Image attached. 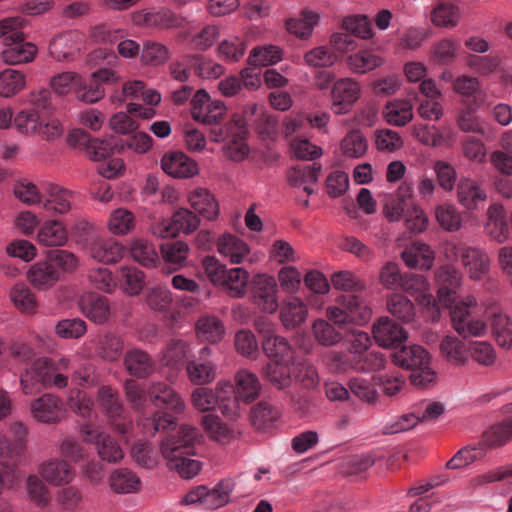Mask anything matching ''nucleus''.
Masks as SVG:
<instances>
[{
    "instance_id": "1",
    "label": "nucleus",
    "mask_w": 512,
    "mask_h": 512,
    "mask_svg": "<svg viewBox=\"0 0 512 512\" xmlns=\"http://www.w3.org/2000/svg\"><path fill=\"white\" fill-rule=\"evenodd\" d=\"M71 362V358L67 355H61L57 358L37 357L20 372L21 392L25 396H32L47 389L62 390L67 388Z\"/></svg>"
},
{
    "instance_id": "2",
    "label": "nucleus",
    "mask_w": 512,
    "mask_h": 512,
    "mask_svg": "<svg viewBox=\"0 0 512 512\" xmlns=\"http://www.w3.org/2000/svg\"><path fill=\"white\" fill-rule=\"evenodd\" d=\"M197 438L195 427L182 425L177 435L166 437L161 444V452L169 468L184 479L195 477L201 470V462L190 458Z\"/></svg>"
},
{
    "instance_id": "3",
    "label": "nucleus",
    "mask_w": 512,
    "mask_h": 512,
    "mask_svg": "<svg viewBox=\"0 0 512 512\" xmlns=\"http://www.w3.org/2000/svg\"><path fill=\"white\" fill-rule=\"evenodd\" d=\"M440 252L447 262H457L460 259L468 278L472 281H480L490 272L491 261L482 248L461 241L447 240L441 244Z\"/></svg>"
},
{
    "instance_id": "4",
    "label": "nucleus",
    "mask_w": 512,
    "mask_h": 512,
    "mask_svg": "<svg viewBox=\"0 0 512 512\" xmlns=\"http://www.w3.org/2000/svg\"><path fill=\"white\" fill-rule=\"evenodd\" d=\"M392 359L397 366L412 370L410 379L415 386L427 387L436 379L431 368V356L420 345L403 346L392 354Z\"/></svg>"
},
{
    "instance_id": "5",
    "label": "nucleus",
    "mask_w": 512,
    "mask_h": 512,
    "mask_svg": "<svg viewBox=\"0 0 512 512\" xmlns=\"http://www.w3.org/2000/svg\"><path fill=\"white\" fill-rule=\"evenodd\" d=\"M477 306V299L473 295H466L450 306H445L450 310L452 328L463 338H478L487 334L488 326L485 320L473 317V310Z\"/></svg>"
},
{
    "instance_id": "6",
    "label": "nucleus",
    "mask_w": 512,
    "mask_h": 512,
    "mask_svg": "<svg viewBox=\"0 0 512 512\" xmlns=\"http://www.w3.org/2000/svg\"><path fill=\"white\" fill-rule=\"evenodd\" d=\"M67 145L82 152L89 160L99 162L110 157L118 148L116 140L100 138L89 130H69L66 136Z\"/></svg>"
},
{
    "instance_id": "7",
    "label": "nucleus",
    "mask_w": 512,
    "mask_h": 512,
    "mask_svg": "<svg viewBox=\"0 0 512 512\" xmlns=\"http://www.w3.org/2000/svg\"><path fill=\"white\" fill-rule=\"evenodd\" d=\"M96 402L116 432L127 434L131 430L132 420L127 416L115 388L110 385L100 386L97 390Z\"/></svg>"
},
{
    "instance_id": "8",
    "label": "nucleus",
    "mask_w": 512,
    "mask_h": 512,
    "mask_svg": "<svg viewBox=\"0 0 512 512\" xmlns=\"http://www.w3.org/2000/svg\"><path fill=\"white\" fill-rule=\"evenodd\" d=\"M404 292L415 298L427 319L438 322L441 317L440 306L430 293V283L423 275L405 273L400 287Z\"/></svg>"
},
{
    "instance_id": "9",
    "label": "nucleus",
    "mask_w": 512,
    "mask_h": 512,
    "mask_svg": "<svg viewBox=\"0 0 512 512\" xmlns=\"http://www.w3.org/2000/svg\"><path fill=\"white\" fill-rule=\"evenodd\" d=\"M235 381V396L231 400V405L225 404L224 415L231 419L240 416V402L250 404L254 402L261 390V383L256 374L247 370L241 369L236 372L234 376Z\"/></svg>"
},
{
    "instance_id": "10",
    "label": "nucleus",
    "mask_w": 512,
    "mask_h": 512,
    "mask_svg": "<svg viewBox=\"0 0 512 512\" xmlns=\"http://www.w3.org/2000/svg\"><path fill=\"white\" fill-rule=\"evenodd\" d=\"M190 105L193 120L202 125L220 124L227 110L221 100L212 99L204 89L193 94Z\"/></svg>"
},
{
    "instance_id": "11",
    "label": "nucleus",
    "mask_w": 512,
    "mask_h": 512,
    "mask_svg": "<svg viewBox=\"0 0 512 512\" xmlns=\"http://www.w3.org/2000/svg\"><path fill=\"white\" fill-rule=\"evenodd\" d=\"M31 417L38 423L56 424L66 416V408L60 396L46 392L31 400L29 404Z\"/></svg>"
},
{
    "instance_id": "12",
    "label": "nucleus",
    "mask_w": 512,
    "mask_h": 512,
    "mask_svg": "<svg viewBox=\"0 0 512 512\" xmlns=\"http://www.w3.org/2000/svg\"><path fill=\"white\" fill-rule=\"evenodd\" d=\"M456 262H448L440 265L434 273V278L438 284L437 303L445 306L456 302L455 295L462 286L463 273L455 265Z\"/></svg>"
},
{
    "instance_id": "13",
    "label": "nucleus",
    "mask_w": 512,
    "mask_h": 512,
    "mask_svg": "<svg viewBox=\"0 0 512 512\" xmlns=\"http://www.w3.org/2000/svg\"><path fill=\"white\" fill-rule=\"evenodd\" d=\"M329 364L336 371L354 369L362 372H371L384 368L385 359L382 353L376 351L364 353L359 357H353L352 360H349L347 355L342 352H331L329 354Z\"/></svg>"
},
{
    "instance_id": "14",
    "label": "nucleus",
    "mask_w": 512,
    "mask_h": 512,
    "mask_svg": "<svg viewBox=\"0 0 512 512\" xmlns=\"http://www.w3.org/2000/svg\"><path fill=\"white\" fill-rule=\"evenodd\" d=\"M81 434L85 442L96 444L102 460L116 463L123 459V450L109 434L99 432L90 424L81 427Z\"/></svg>"
},
{
    "instance_id": "15",
    "label": "nucleus",
    "mask_w": 512,
    "mask_h": 512,
    "mask_svg": "<svg viewBox=\"0 0 512 512\" xmlns=\"http://www.w3.org/2000/svg\"><path fill=\"white\" fill-rule=\"evenodd\" d=\"M81 313L91 322L103 325L110 321L113 315L110 300L95 292H86L78 301Z\"/></svg>"
},
{
    "instance_id": "16",
    "label": "nucleus",
    "mask_w": 512,
    "mask_h": 512,
    "mask_svg": "<svg viewBox=\"0 0 512 512\" xmlns=\"http://www.w3.org/2000/svg\"><path fill=\"white\" fill-rule=\"evenodd\" d=\"M247 130H211L210 138L214 142H223L224 155L233 161H242L249 153L246 143Z\"/></svg>"
},
{
    "instance_id": "17",
    "label": "nucleus",
    "mask_w": 512,
    "mask_h": 512,
    "mask_svg": "<svg viewBox=\"0 0 512 512\" xmlns=\"http://www.w3.org/2000/svg\"><path fill=\"white\" fill-rule=\"evenodd\" d=\"M217 252L231 264L253 262L249 245L232 233H223L216 240Z\"/></svg>"
},
{
    "instance_id": "18",
    "label": "nucleus",
    "mask_w": 512,
    "mask_h": 512,
    "mask_svg": "<svg viewBox=\"0 0 512 512\" xmlns=\"http://www.w3.org/2000/svg\"><path fill=\"white\" fill-rule=\"evenodd\" d=\"M119 76L112 69L101 68L95 71L87 83L78 84L77 98L86 103H94L102 99L105 94L104 83H116Z\"/></svg>"
},
{
    "instance_id": "19",
    "label": "nucleus",
    "mask_w": 512,
    "mask_h": 512,
    "mask_svg": "<svg viewBox=\"0 0 512 512\" xmlns=\"http://www.w3.org/2000/svg\"><path fill=\"white\" fill-rule=\"evenodd\" d=\"M255 304L266 313H274L278 308L277 284L272 276L258 274L253 280Z\"/></svg>"
},
{
    "instance_id": "20",
    "label": "nucleus",
    "mask_w": 512,
    "mask_h": 512,
    "mask_svg": "<svg viewBox=\"0 0 512 512\" xmlns=\"http://www.w3.org/2000/svg\"><path fill=\"white\" fill-rule=\"evenodd\" d=\"M161 167L167 175L178 179L192 178L200 171L198 163L181 151L164 154Z\"/></svg>"
},
{
    "instance_id": "21",
    "label": "nucleus",
    "mask_w": 512,
    "mask_h": 512,
    "mask_svg": "<svg viewBox=\"0 0 512 512\" xmlns=\"http://www.w3.org/2000/svg\"><path fill=\"white\" fill-rule=\"evenodd\" d=\"M360 97V85L352 78H342L332 89V109L336 114L346 113Z\"/></svg>"
},
{
    "instance_id": "22",
    "label": "nucleus",
    "mask_w": 512,
    "mask_h": 512,
    "mask_svg": "<svg viewBox=\"0 0 512 512\" xmlns=\"http://www.w3.org/2000/svg\"><path fill=\"white\" fill-rule=\"evenodd\" d=\"M125 251V246L112 237L95 239L89 246L91 258L106 265L120 262L125 255Z\"/></svg>"
},
{
    "instance_id": "23",
    "label": "nucleus",
    "mask_w": 512,
    "mask_h": 512,
    "mask_svg": "<svg viewBox=\"0 0 512 512\" xmlns=\"http://www.w3.org/2000/svg\"><path fill=\"white\" fill-rule=\"evenodd\" d=\"M441 358L454 367L466 366L469 362V341L456 335H446L439 343Z\"/></svg>"
},
{
    "instance_id": "24",
    "label": "nucleus",
    "mask_w": 512,
    "mask_h": 512,
    "mask_svg": "<svg viewBox=\"0 0 512 512\" xmlns=\"http://www.w3.org/2000/svg\"><path fill=\"white\" fill-rule=\"evenodd\" d=\"M27 281L39 291H47L61 280L58 269L48 260L32 264L26 273Z\"/></svg>"
},
{
    "instance_id": "25",
    "label": "nucleus",
    "mask_w": 512,
    "mask_h": 512,
    "mask_svg": "<svg viewBox=\"0 0 512 512\" xmlns=\"http://www.w3.org/2000/svg\"><path fill=\"white\" fill-rule=\"evenodd\" d=\"M372 332L375 341L382 347H392L408 338L407 331L387 316L380 317L373 324Z\"/></svg>"
},
{
    "instance_id": "26",
    "label": "nucleus",
    "mask_w": 512,
    "mask_h": 512,
    "mask_svg": "<svg viewBox=\"0 0 512 512\" xmlns=\"http://www.w3.org/2000/svg\"><path fill=\"white\" fill-rule=\"evenodd\" d=\"M187 201L194 212L208 221H215L219 216V203L207 188L197 187L189 191Z\"/></svg>"
},
{
    "instance_id": "27",
    "label": "nucleus",
    "mask_w": 512,
    "mask_h": 512,
    "mask_svg": "<svg viewBox=\"0 0 512 512\" xmlns=\"http://www.w3.org/2000/svg\"><path fill=\"white\" fill-rule=\"evenodd\" d=\"M74 193L57 184H49L42 199V208L53 215H65L72 210Z\"/></svg>"
},
{
    "instance_id": "28",
    "label": "nucleus",
    "mask_w": 512,
    "mask_h": 512,
    "mask_svg": "<svg viewBox=\"0 0 512 512\" xmlns=\"http://www.w3.org/2000/svg\"><path fill=\"white\" fill-rule=\"evenodd\" d=\"M211 349L203 347L199 352V361H189L186 365L187 377L195 385L209 384L216 378V364L208 357L211 355Z\"/></svg>"
},
{
    "instance_id": "29",
    "label": "nucleus",
    "mask_w": 512,
    "mask_h": 512,
    "mask_svg": "<svg viewBox=\"0 0 512 512\" xmlns=\"http://www.w3.org/2000/svg\"><path fill=\"white\" fill-rule=\"evenodd\" d=\"M148 395L156 406L164 407L175 414H181L185 411L186 405L179 393L166 383H153Z\"/></svg>"
},
{
    "instance_id": "30",
    "label": "nucleus",
    "mask_w": 512,
    "mask_h": 512,
    "mask_svg": "<svg viewBox=\"0 0 512 512\" xmlns=\"http://www.w3.org/2000/svg\"><path fill=\"white\" fill-rule=\"evenodd\" d=\"M401 259L410 269L428 271L434 265L435 252L428 244L415 241L402 251Z\"/></svg>"
},
{
    "instance_id": "31",
    "label": "nucleus",
    "mask_w": 512,
    "mask_h": 512,
    "mask_svg": "<svg viewBox=\"0 0 512 512\" xmlns=\"http://www.w3.org/2000/svg\"><path fill=\"white\" fill-rule=\"evenodd\" d=\"M69 233L63 221L48 219L38 228L36 241L44 247H62L67 244Z\"/></svg>"
},
{
    "instance_id": "32",
    "label": "nucleus",
    "mask_w": 512,
    "mask_h": 512,
    "mask_svg": "<svg viewBox=\"0 0 512 512\" xmlns=\"http://www.w3.org/2000/svg\"><path fill=\"white\" fill-rule=\"evenodd\" d=\"M453 90L462 97V103H472L474 108H480L486 99V92L477 77L458 76L453 81Z\"/></svg>"
},
{
    "instance_id": "33",
    "label": "nucleus",
    "mask_w": 512,
    "mask_h": 512,
    "mask_svg": "<svg viewBox=\"0 0 512 512\" xmlns=\"http://www.w3.org/2000/svg\"><path fill=\"white\" fill-rule=\"evenodd\" d=\"M13 307L23 315H35L39 303L36 294L23 282L15 283L8 292Z\"/></svg>"
},
{
    "instance_id": "34",
    "label": "nucleus",
    "mask_w": 512,
    "mask_h": 512,
    "mask_svg": "<svg viewBox=\"0 0 512 512\" xmlns=\"http://www.w3.org/2000/svg\"><path fill=\"white\" fill-rule=\"evenodd\" d=\"M88 343H92L95 346V354L98 357L108 362L118 361L124 349L123 338L112 332L99 335L96 339L90 340Z\"/></svg>"
},
{
    "instance_id": "35",
    "label": "nucleus",
    "mask_w": 512,
    "mask_h": 512,
    "mask_svg": "<svg viewBox=\"0 0 512 512\" xmlns=\"http://www.w3.org/2000/svg\"><path fill=\"white\" fill-rule=\"evenodd\" d=\"M38 472L48 483L55 486L68 484L75 476L73 467L65 460L59 459L44 462Z\"/></svg>"
},
{
    "instance_id": "36",
    "label": "nucleus",
    "mask_w": 512,
    "mask_h": 512,
    "mask_svg": "<svg viewBox=\"0 0 512 512\" xmlns=\"http://www.w3.org/2000/svg\"><path fill=\"white\" fill-rule=\"evenodd\" d=\"M308 317L306 304L298 297H288L280 306V320L288 329H295L302 325Z\"/></svg>"
},
{
    "instance_id": "37",
    "label": "nucleus",
    "mask_w": 512,
    "mask_h": 512,
    "mask_svg": "<svg viewBox=\"0 0 512 512\" xmlns=\"http://www.w3.org/2000/svg\"><path fill=\"white\" fill-rule=\"evenodd\" d=\"M487 221L484 225L485 232L489 237L498 243L508 239L509 227L501 204H492L487 210Z\"/></svg>"
},
{
    "instance_id": "38",
    "label": "nucleus",
    "mask_w": 512,
    "mask_h": 512,
    "mask_svg": "<svg viewBox=\"0 0 512 512\" xmlns=\"http://www.w3.org/2000/svg\"><path fill=\"white\" fill-rule=\"evenodd\" d=\"M116 288L118 287L128 296H137L145 285V274L135 266H122L119 268L116 277Z\"/></svg>"
},
{
    "instance_id": "39",
    "label": "nucleus",
    "mask_w": 512,
    "mask_h": 512,
    "mask_svg": "<svg viewBox=\"0 0 512 512\" xmlns=\"http://www.w3.org/2000/svg\"><path fill=\"white\" fill-rule=\"evenodd\" d=\"M6 48L1 52L3 61L10 65L30 62L37 53V47L24 41V38H18L3 44Z\"/></svg>"
},
{
    "instance_id": "40",
    "label": "nucleus",
    "mask_w": 512,
    "mask_h": 512,
    "mask_svg": "<svg viewBox=\"0 0 512 512\" xmlns=\"http://www.w3.org/2000/svg\"><path fill=\"white\" fill-rule=\"evenodd\" d=\"M123 362L126 371L136 378H146L154 371V363L149 354L138 348L127 350Z\"/></svg>"
},
{
    "instance_id": "41",
    "label": "nucleus",
    "mask_w": 512,
    "mask_h": 512,
    "mask_svg": "<svg viewBox=\"0 0 512 512\" xmlns=\"http://www.w3.org/2000/svg\"><path fill=\"white\" fill-rule=\"evenodd\" d=\"M155 115L152 107H143L140 104L130 103L127 112L116 113L111 119V128H139L137 119H151Z\"/></svg>"
},
{
    "instance_id": "42",
    "label": "nucleus",
    "mask_w": 512,
    "mask_h": 512,
    "mask_svg": "<svg viewBox=\"0 0 512 512\" xmlns=\"http://www.w3.org/2000/svg\"><path fill=\"white\" fill-rule=\"evenodd\" d=\"M457 199L467 210H475L486 201L487 193L476 181L462 178L457 185Z\"/></svg>"
},
{
    "instance_id": "43",
    "label": "nucleus",
    "mask_w": 512,
    "mask_h": 512,
    "mask_svg": "<svg viewBox=\"0 0 512 512\" xmlns=\"http://www.w3.org/2000/svg\"><path fill=\"white\" fill-rule=\"evenodd\" d=\"M117 132V151L127 148L135 153L143 154L152 147V138L142 130H117Z\"/></svg>"
},
{
    "instance_id": "44",
    "label": "nucleus",
    "mask_w": 512,
    "mask_h": 512,
    "mask_svg": "<svg viewBox=\"0 0 512 512\" xmlns=\"http://www.w3.org/2000/svg\"><path fill=\"white\" fill-rule=\"evenodd\" d=\"M336 303L347 309L352 324L365 325L372 317V308L357 295H341Z\"/></svg>"
},
{
    "instance_id": "45",
    "label": "nucleus",
    "mask_w": 512,
    "mask_h": 512,
    "mask_svg": "<svg viewBox=\"0 0 512 512\" xmlns=\"http://www.w3.org/2000/svg\"><path fill=\"white\" fill-rule=\"evenodd\" d=\"M321 166L318 164L298 165L288 173V181L291 186L303 188L308 194L313 193V185L316 184Z\"/></svg>"
},
{
    "instance_id": "46",
    "label": "nucleus",
    "mask_w": 512,
    "mask_h": 512,
    "mask_svg": "<svg viewBox=\"0 0 512 512\" xmlns=\"http://www.w3.org/2000/svg\"><path fill=\"white\" fill-rule=\"evenodd\" d=\"M109 484L117 494L136 493L141 489L140 478L128 468L115 469L109 476Z\"/></svg>"
},
{
    "instance_id": "47",
    "label": "nucleus",
    "mask_w": 512,
    "mask_h": 512,
    "mask_svg": "<svg viewBox=\"0 0 512 512\" xmlns=\"http://www.w3.org/2000/svg\"><path fill=\"white\" fill-rule=\"evenodd\" d=\"M387 311L398 321L408 324L415 319L416 311L413 302L401 293H392L386 299Z\"/></svg>"
},
{
    "instance_id": "48",
    "label": "nucleus",
    "mask_w": 512,
    "mask_h": 512,
    "mask_svg": "<svg viewBox=\"0 0 512 512\" xmlns=\"http://www.w3.org/2000/svg\"><path fill=\"white\" fill-rule=\"evenodd\" d=\"M262 349L271 362L293 361L294 350L289 341L280 335L262 339Z\"/></svg>"
},
{
    "instance_id": "49",
    "label": "nucleus",
    "mask_w": 512,
    "mask_h": 512,
    "mask_svg": "<svg viewBox=\"0 0 512 512\" xmlns=\"http://www.w3.org/2000/svg\"><path fill=\"white\" fill-rule=\"evenodd\" d=\"M221 288L232 298H242L248 288L249 272L241 267L229 268Z\"/></svg>"
},
{
    "instance_id": "50",
    "label": "nucleus",
    "mask_w": 512,
    "mask_h": 512,
    "mask_svg": "<svg viewBox=\"0 0 512 512\" xmlns=\"http://www.w3.org/2000/svg\"><path fill=\"white\" fill-rule=\"evenodd\" d=\"M196 334L202 341L217 343L225 335L223 322L216 316H202L196 322Z\"/></svg>"
},
{
    "instance_id": "51",
    "label": "nucleus",
    "mask_w": 512,
    "mask_h": 512,
    "mask_svg": "<svg viewBox=\"0 0 512 512\" xmlns=\"http://www.w3.org/2000/svg\"><path fill=\"white\" fill-rule=\"evenodd\" d=\"M202 426L212 439L221 443H229L239 435L234 426L221 422L219 417L212 414L203 416Z\"/></svg>"
},
{
    "instance_id": "52",
    "label": "nucleus",
    "mask_w": 512,
    "mask_h": 512,
    "mask_svg": "<svg viewBox=\"0 0 512 512\" xmlns=\"http://www.w3.org/2000/svg\"><path fill=\"white\" fill-rule=\"evenodd\" d=\"M136 227L134 213L126 208L113 210L107 220L108 231L116 236H125L131 233Z\"/></svg>"
},
{
    "instance_id": "53",
    "label": "nucleus",
    "mask_w": 512,
    "mask_h": 512,
    "mask_svg": "<svg viewBox=\"0 0 512 512\" xmlns=\"http://www.w3.org/2000/svg\"><path fill=\"white\" fill-rule=\"evenodd\" d=\"M460 16V8L450 1L439 2L431 11V21L438 27L453 28L458 24Z\"/></svg>"
},
{
    "instance_id": "54",
    "label": "nucleus",
    "mask_w": 512,
    "mask_h": 512,
    "mask_svg": "<svg viewBox=\"0 0 512 512\" xmlns=\"http://www.w3.org/2000/svg\"><path fill=\"white\" fill-rule=\"evenodd\" d=\"M15 128H60L62 123L59 119L46 120L44 114L35 109L20 111L14 118Z\"/></svg>"
},
{
    "instance_id": "55",
    "label": "nucleus",
    "mask_w": 512,
    "mask_h": 512,
    "mask_svg": "<svg viewBox=\"0 0 512 512\" xmlns=\"http://www.w3.org/2000/svg\"><path fill=\"white\" fill-rule=\"evenodd\" d=\"M382 114L388 124L404 126L413 117L412 104L409 100H395L385 106Z\"/></svg>"
},
{
    "instance_id": "56",
    "label": "nucleus",
    "mask_w": 512,
    "mask_h": 512,
    "mask_svg": "<svg viewBox=\"0 0 512 512\" xmlns=\"http://www.w3.org/2000/svg\"><path fill=\"white\" fill-rule=\"evenodd\" d=\"M293 361L270 362L263 370L265 378L276 388L285 389L292 383L291 364Z\"/></svg>"
},
{
    "instance_id": "57",
    "label": "nucleus",
    "mask_w": 512,
    "mask_h": 512,
    "mask_svg": "<svg viewBox=\"0 0 512 512\" xmlns=\"http://www.w3.org/2000/svg\"><path fill=\"white\" fill-rule=\"evenodd\" d=\"M491 329L500 347L512 348V320L506 314L493 312L491 315Z\"/></svg>"
},
{
    "instance_id": "58",
    "label": "nucleus",
    "mask_w": 512,
    "mask_h": 512,
    "mask_svg": "<svg viewBox=\"0 0 512 512\" xmlns=\"http://www.w3.org/2000/svg\"><path fill=\"white\" fill-rule=\"evenodd\" d=\"M383 64V59L372 50H360L347 58V65L354 73L364 74Z\"/></svg>"
},
{
    "instance_id": "59",
    "label": "nucleus",
    "mask_w": 512,
    "mask_h": 512,
    "mask_svg": "<svg viewBox=\"0 0 512 512\" xmlns=\"http://www.w3.org/2000/svg\"><path fill=\"white\" fill-rule=\"evenodd\" d=\"M487 448L483 442L470 445L459 450L456 455L447 462L449 469H459L466 467L475 461L485 457Z\"/></svg>"
},
{
    "instance_id": "60",
    "label": "nucleus",
    "mask_w": 512,
    "mask_h": 512,
    "mask_svg": "<svg viewBox=\"0 0 512 512\" xmlns=\"http://www.w3.org/2000/svg\"><path fill=\"white\" fill-rule=\"evenodd\" d=\"M186 60L194 74L203 79H215L224 73L222 65L201 55H186Z\"/></svg>"
},
{
    "instance_id": "61",
    "label": "nucleus",
    "mask_w": 512,
    "mask_h": 512,
    "mask_svg": "<svg viewBox=\"0 0 512 512\" xmlns=\"http://www.w3.org/2000/svg\"><path fill=\"white\" fill-rule=\"evenodd\" d=\"M130 251L132 258L145 267H155L159 262V255L150 242L137 238L131 242Z\"/></svg>"
},
{
    "instance_id": "62",
    "label": "nucleus",
    "mask_w": 512,
    "mask_h": 512,
    "mask_svg": "<svg viewBox=\"0 0 512 512\" xmlns=\"http://www.w3.org/2000/svg\"><path fill=\"white\" fill-rule=\"evenodd\" d=\"M318 21V15L312 11L303 10L300 18H290L286 20L285 26L289 33L296 35L301 39H308L313 31L314 25Z\"/></svg>"
},
{
    "instance_id": "63",
    "label": "nucleus",
    "mask_w": 512,
    "mask_h": 512,
    "mask_svg": "<svg viewBox=\"0 0 512 512\" xmlns=\"http://www.w3.org/2000/svg\"><path fill=\"white\" fill-rule=\"evenodd\" d=\"M480 366L490 367L497 360V353L493 345L488 341L470 340L469 359Z\"/></svg>"
},
{
    "instance_id": "64",
    "label": "nucleus",
    "mask_w": 512,
    "mask_h": 512,
    "mask_svg": "<svg viewBox=\"0 0 512 512\" xmlns=\"http://www.w3.org/2000/svg\"><path fill=\"white\" fill-rule=\"evenodd\" d=\"M340 149L346 157L361 158L367 152L368 142L360 130H350L341 140Z\"/></svg>"
}]
</instances>
